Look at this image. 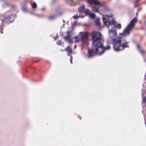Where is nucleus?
Instances as JSON below:
<instances>
[{
	"mask_svg": "<svg viewBox=\"0 0 146 146\" xmlns=\"http://www.w3.org/2000/svg\"><path fill=\"white\" fill-rule=\"evenodd\" d=\"M140 9H139L138 10H137V12L139 13V11H140Z\"/></svg>",
	"mask_w": 146,
	"mask_h": 146,
	"instance_id": "nucleus-28",
	"label": "nucleus"
},
{
	"mask_svg": "<svg viewBox=\"0 0 146 146\" xmlns=\"http://www.w3.org/2000/svg\"><path fill=\"white\" fill-rule=\"evenodd\" d=\"M14 18V16L13 15L9 16L7 17V19H8L9 21H6L7 23H11L13 21Z\"/></svg>",
	"mask_w": 146,
	"mask_h": 146,
	"instance_id": "nucleus-9",
	"label": "nucleus"
},
{
	"mask_svg": "<svg viewBox=\"0 0 146 146\" xmlns=\"http://www.w3.org/2000/svg\"><path fill=\"white\" fill-rule=\"evenodd\" d=\"M140 52L143 55H144L146 53V51L144 50H140Z\"/></svg>",
	"mask_w": 146,
	"mask_h": 146,
	"instance_id": "nucleus-16",
	"label": "nucleus"
},
{
	"mask_svg": "<svg viewBox=\"0 0 146 146\" xmlns=\"http://www.w3.org/2000/svg\"><path fill=\"white\" fill-rule=\"evenodd\" d=\"M90 17L92 18H94L95 17V15L94 14L91 13L89 15Z\"/></svg>",
	"mask_w": 146,
	"mask_h": 146,
	"instance_id": "nucleus-15",
	"label": "nucleus"
},
{
	"mask_svg": "<svg viewBox=\"0 0 146 146\" xmlns=\"http://www.w3.org/2000/svg\"><path fill=\"white\" fill-rule=\"evenodd\" d=\"M57 16V15L56 14L55 15H50L48 17V18L50 20H53L55 19Z\"/></svg>",
	"mask_w": 146,
	"mask_h": 146,
	"instance_id": "nucleus-10",
	"label": "nucleus"
},
{
	"mask_svg": "<svg viewBox=\"0 0 146 146\" xmlns=\"http://www.w3.org/2000/svg\"><path fill=\"white\" fill-rule=\"evenodd\" d=\"M88 35L87 34H84L81 37V38L82 41L87 42V41L88 40Z\"/></svg>",
	"mask_w": 146,
	"mask_h": 146,
	"instance_id": "nucleus-8",
	"label": "nucleus"
},
{
	"mask_svg": "<svg viewBox=\"0 0 146 146\" xmlns=\"http://www.w3.org/2000/svg\"><path fill=\"white\" fill-rule=\"evenodd\" d=\"M92 48L88 50V57L90 58L94 56L95 54L101 55L104 53V52L109 50L110 46L108 45L104 47L101 42L102 35L99 33L93 32L92 34Z\"/></svg>",
	"mask_w": 146,
	"mask_h": 146,
	"instance_id": "nucleus-2",
	"label": "nucleus"
},
{
	"mask_svg": "<svg viewBox=\"0 0 146 146\" xmlns=\"http://www.w3.org/2000/svg\"><path fill=\"white\" fill-rule=\"evenodd\" d=\"M0 31L1 33H2V31L1 30V29H0Z\"/></svg>",
	"mask_w": 146,
	"mask_h": 146,
	"instance_id": "nucleus-30",
	"label": "nucleus"
},
{
	"mask_svg": "<svg viewBox=\"0 0 146 146\" xmlns=\"http://www.w3.org/2000/svg\"><path fill=\"white\" fill-rule=\"evenodd\" d=\"M75 41L76 42H78L80 40V39L77 36H76V37H75Z\"/></svg>",
	"mask_w": 146,
	"mask_h": 146,
	"instance_id": "nucleus-21",
	"label": "nucleus"
},
{
	"mask_svg": "<svg viewBox=\"0 0 146 146\" xmlns=\"http://www.w3.org/2000/svg\"><path fill=\"white\" fill-rule=\"evenodd\" d=\"M96 23L97 25H100L99 20L98 19H97L96 21Z\"/></svg>",
	"mask_w": 146,
	"mask_h": 146,
	"instance_id": "nucleus-22",
	"label": "nucleus"
},
{
	"mask_svg": "<svg viewBox=\"0 0 146 146\" xmlns=\"http://www.w3.org/2000/svg\"><path fill=\"white\" fill-rule=\"evenodd\" d=\"M72 57L71 55H70V62L71 64L72 63Z\"/></svg>",
	"mask_w": 146,
	"mask_h": 146,
	"instance_id": "nucleus-25",
	"label": "nucleus"
},
{
	"mask_svg": "<svg viewBox=\"0 0 146 146\" xmlns=\"http://www.w3.org/2000/svg\"><path fill=\"white\" fill-rule=\"evenodd\" d=\"M80 16L77 15H75L73 16V18L74 19H77L79 18Z\"/></svg>",
	"mask_w": 146,
	"mask_h": 146,
	"instance_id": "nucleus-19",
	"label": "nucleus"
},
{
	"mask_svg": "<svg viewBox=\"0 0 146 146\" xmlns=\"http://www.w3.org/2000/svg\"><path fill=\"white\" fill-rule=\"evenodd\" d=\"M66 50L68 53H71L72 52V48L69 46H68L66 48Z\"/></svg>",
	"mask_w": 146,
	"mask_h": 146,
	"instance_id": "nucleus-11",
	"label": "nucleus"
},
{
	"mask_svg": "<svg viewBox=\"0 0 146 146\" xmlns=\"http://www.w3.org/2000/svg\"><path fill=\"white\" fill-rule=\"evenodd\" d=\"M71 35L70 31H67V35L64 37V38L66 41H67L69 43L72 44L73 43L71 38Z\"/></svg>",
	"mask_w": 146,
	"mask_h": 146,
	"instance_id": "nucleus-6",
	"label": "nucleus"
},
{
	"mask_svg": "<svg viewBox=\"0 0 146 146\" xmlns=\"http://www.w3.org/2000/svg\"><path fill=\"white\" fill-rule=\"evenodd\" d=\"M142 101L143 103H144L145 104L146 103V97L144 96L143 98V99L142 100Z\"/></svg>",
	"mask_w": 146,
	"mask_h": 146,
	"instance_id": "nucleus-20",
	"label": "nucleus"
},
{
	"mask_svg": "<svg viewBox=\"0 0 146 146\" xmlns=\"http://www.w3.org/2000/svg\"><path fill=\"white\" fill-rule=\"evenodd\" d=\"M139 1V0H136L134 2L135 6L134 7H136L138 5V2Z\"/></svg>",
	"mask_w": 146,
	"mask_h": 146,
	"instance_id": "nucleus-18",
	"label": "nucleus"
},
{
	"mask_svg": "<svg viewBox=\"0 0 146 146\" xmlns=\"http://www.w3.org/2000/svg\"><path fill=\"white\" fill-rule=\"evenodd\" d=\"M137 19L134 18L132 19L126 27L124 29L122 33H119V35H122L124 36H129L133 28L134 27L135 25L137 22Z\"/></svg>",
	"mask_w": 146,
	"mask_h": 146,
	"instance_id": "nucleus-3",
	"label": "nucleus"
},
{
	"mask_svg": "<svg viewBox=\"0 0 146 146\" xmlns=\"http://www.w3.org/2000/svg\"><path fill=\"white\" fill-rule=\"evenodd\" d=\"M31 6L33 8H35L37 7V5L35 3H34L33 4H31Z\"/></svg>",
	"mask_w": 146,
	"mask_h": 146,
	"instance_id": "nucleus-17",
	"label": "nucleus"
},
{
	"mask_svg": "<svg viewBox=\"0 0 146 146\" xmlns=\"http://www.w3.org/2000/svg\"><path fill=\"white\" fill-rule=\"evenodd\" d=\"M145 23H146V22H145Z\"/></svg>",
	"mask_w": 146,
	"mask_h": 146,
	"instance_id": "nucleus-33",
	"label": "nucleus"
},
{
	"mask_svg": "<svg viewBox=\"0 0 146 146\" xmlns=\"http://www.w3.org/2000/svg\"><path fill=\"white\" fill-rule=\"evenodd\" d=\"M138 12H137L136 13V15L137 16L138 15Z\"/></svg>",
	"mask_w": 146,
	"mask_h": 146,
	"instance_id": "nucleus-31",
	"label": "nucleus"
},
{
	"mask_svg": "<svg viewBox=\"0 0 146 146\" xmlns=\"http://www.w3.org/2000/svg\"><path fill=\"white\" fill-rule=\"evenodd\" d=\"M57 44L58 45H60L61 44V42L60 40L56 42Z\"/></svg>",
	"mask_w": 146,
	"mask_h": 146,
	"instance_id": "nucleus-26",
	"label": "nucleus"
},
{
	"mask_svg": "<svg viewBox=\"0 0 146 146\" xmlns=\"http://www.w3.org/2000/svg\"><path fill=\"white\" fill-rule=\"evenodd\" d=\"M112 14L110 13V26L112 27L110 29V37L112 40L114 50L116 52H119L124 50L126 48H129L128 44L129 42L125 40L122 42L121 37H116L117 33V30L115 29L117 28L120 29L121 27V24H117Z\"/></svg>",
	"mask_w": 146,
	"mask_h": 146,
	"instance_id": "nucleus-1",
	"label": "nucleus"
},
{
	"mask_svg": "<svg viewBox=\"0 0 146 146\" xmlns=\"http://www.w3.org/2000/svg\"><path fill=\"white\" fill-rule=\"evenodd\" d=\"M102 20L107 27H109L110 26L109 17L107 15H105L104 17H102Z\"/></svg>",
	"mask_w": 146,
	"mask_h": 146,
	"instance_id": "nucleus-5",
	"label": "nucleus"
},
{
	"mask_svg": "<svg viewBox=\"0 0 146 146\" xmlns=\"http://www.w3.org/2000/svg\"><path fill=\"white\" fill-rule=\"evenodd\" d=\"M86 2L91 5L92 7V10L94 12H99L98 8L96 6H103L104 5L100 3L97 0H86Z\"/></svg>",
	"mask_w": 146,
	"mask_h": 146,
	"instance_id": "nucleus-4",
	"label": "nucleus"
},
{
	"mask_svg": "<svg viewBox=\"0 0 146 146\" xmlns=\"http://www.w3.org/2000/svg\"><path fill=\"white\" fill-rule=\"evenodd\" d=\"M137 48L139 49H140V46H139V44H137Z\"/></svg>",
	"mask_w": 146,
	"mask_h": 146,
	"instance_id": "nucleus-27",
	"label": "nucleus"
},
{
	"mask_svg": "<svg viewBox=\"0 0 146 146\" xmlns=\"http://www.w3.org/2000/svg\"><path fill=\"white\" fill-rule=\"evenodd\" d=\"M108 11V8L106 6L104 7V12H107Z\"/></svg>",
	"mask_w": 146,
	"mask_h": 146,
	"instance_id": "nucleus-23",
	"label": "nucleus"
},
{
	"mask_svg": "<svg viewBox=\"0 0 146 146\" xmlns=\"http://www.w3.org/2000/svg\"><path fill=\"white\" fill-rule=\"evenodd\" d=\"M22 9L24 12H26L27 11V8L26 6H23L22 7Z\"/></svg>",
	"mask_w": 146,
	"mask_h": 146,
	"instance_id": "nucleus-13",
	"label": "nucleus"
},
{
	"mask_svg": "<svg viewBox=\"0 0 146 146\" xmlns=\"http://www.w3.org/2000/svg\"><path fill=\"white\" fill-rule=\"evenodd\" d=\"M90 13V11L88 9H86L85 11V13L86 15H89Z\"/></svg>",
	"mask_w": 146,
	"mask_h": 146,
	"instance_id": "nucleus-14",
	"label": "nucleus"
},
{
	"mask_svg": "<svg viewBox=\"0 0 146 146\" xmlns=\"http://www.w3.org/2000/svg\"><path fill=\"white\" fill-rule=\"evenodd\" d=\"M109 32H110V30H109Z\"/></svg>",
	"mask_w": 146,
	"mask_h": 146,
	"instance_id": "nucleus-32",
	"label": "nucleus"
},
{
	"mask_svg": "<svg viewBox=\"0 0 146 146\" xmlns=\"http://www.w3.org/2000/svg\"><path fill=\"white\" fill-rule=\"evenodd\" d=\"M84 8L85 7L84 5L81 6L80 8H78V9L79 12L80 13L82 12L84 9Z\"/></svg>",
	"mask_w": 146,
	"mask_h": 146,
	"instance_id": "nucleus-12",
	"label": "nucleus"
},
{
	"mask_svg": "<svg viewBox=\"0 0 146 146\" xmlns=\"http://www.w3.org/2000/svg\"><path fill=\"white\" fill-rule=\"evenodd\" d=\"M65 22L64 20H63L62 21V22H61L60 23L62 24V23H63L62 25L61 26V27H63L64 25H65Z\"/></svg>",
	"mask_w": 146,
	"mask_h": 146,
	"instance_id": "nucleus-24",
	"label": "nucleus"
},
{
	"mask_svg": "<svg viewBox=\"0 0 146 146\" xmlns=\"http://www.w3.org/2000/svg\"><path fill=\"white\" fill-rule=\"evenodd\" d=\"M81 0H69L68 2L71 5H74L79 3Z\"/></svg>",
	"mask_w": 146,
	"mask_h": 146,
	"instance_id": "nucleus-7",
	"label": "nucleus"
},
{
	"mask_svg": "<svg viewBox=\"0 0 146 146\" xmlns=\"http://www.w3.org/2000/svg\"><path fill=\"white\" fill-rule=\"evenodd\" d=\"M70 54V53H68V56H70V55H71Z\"/></svg>",
	"mask_w": 146,
	"mask_h": 146,
	"instance_id": "nucleus-29",
	"label": "nucleus"
}]
</instances>
